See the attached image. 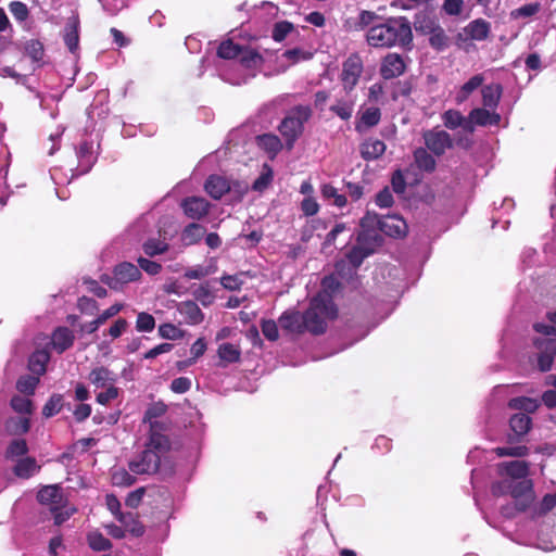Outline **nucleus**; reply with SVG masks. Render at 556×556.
<instances>
[{"label": "nucleus", "mask_w": 556, "mask_h": 556, "mask_svg": "<svg viewBox=\"0 0 556 556\" xmlns=\"http://www.w3.org/2000/svg\"><path fill=\"white\" fill-rule=\"evenodd\" d=\"M162 425L159 421H150L149 440L146 448L137 459L129 463V470L135 475H155L159 472L162 460L170 450V441L161 432Z\"/></svg>", "instance_id": "obj_1"}, {"label": "nucleus", "mask_w": 556, "mask_h": 556, "mask_svg": "<svg viewBox=\"0 0 556 556\" xmlns=\"http://www.w3.org/2000/svg\"><path fill=\"white\" fill-rule=\"evenodd\" d=\"M366 40L374 48L399 46L410 49L413 43L410 22L405 16L389 17L383 23L372 25L367 30Z\"/></svg>", "instance_id": "obj_2"}, {"label": "nucleus", "mask_w": 556, "mask_h": 556, "mask_svg": "<svg viewBox=\"0 0 556 556\" xmlns=\"http://www.w3.org/2000/svg\"><path fill=\"white\" fill-rule=\"evenodd\" d=\"M305 331L314 336L324 334L327 331V320L338 317V308L331 294L318 293L308 304L303 313Z\"/></svg>", "instance_id": "obj_3"}, {"label": "nucleus", "mask_w": 556, "mask_h": 556, "mask_svg": "<svg viewBox=\"0 0 556 556\" xmlns=\"http://www.w3.org/2000/svg\"><path fill=\"white\" fill-rule=\"evenodd\" d=\"M313 115V110L309 105H295L288 111L286 116L278 125V131L281 135L285 147L291 151L295 142L304 134V125Z\"/></svg>", "instance_id": "obj_4"}, {"label": "nucleus", "mask_w": 556, "mask_h": 556, "mask_svg": "<svg viewBox=\"0 0 556 556\" xmlns=\"http://www.w3.org/2000/svg\"><path fill=\"white\" fill-rule=\"evenodd\" d=\"M491 492L496 497L510 495L521 509H529L536 497L533 481L529 478L516 481L501 479L492 483Z\"/></svg>", "instance_id": "obj_5"}, {"label": "nucleus", "mask_w": 556, "mask_h": 556, "mask_svg": "<svg viewBox=\"0 0 556 556\" xmlns=\"http://www.w3.org/2000/svg\"><path fill=\"white\" fill-rule=\"evenodd\" d=\"M361 230L356 242H369L380 247L383 242L381 230V217L375 212H366L359 222Z\"/></svg>", "instance_id": "obj_6"}, {"label": "nucleus", "mask_w": 556, "mask_h": 556, "mask_svg": "<svg viewBox=\"0 0 556 556\" xmlns=\"http://www.w3.org/2000/svg\"><path fill=\"white\" fill-rule=\"evenodd\" d=\"M37 501L41 505L49 506L50 511L67 506V496L59 484L43 485L37 493Z\"/></svg>", "instance_id": "obj_7"}, {"label": "nucleus", "mask_w": 556, "mask_h": 556, "mask_svg": "<svg viewBox=\"0 0 556 556\" xmlns=\"http://www.w3.org/2000/svg\"><path fill=\"white\" fill-rule=\"evenodd\" d=\"M422 138L426 148L437 156L443 155L446 150L452 149L454 144L451 135L445 130H425Z\"/></svg>", "instance_id": "obj_8"}, {"label": "nucleus", "mask_w": 556, "mask_h": 556, "mask_svg": "<svg viewBox=\"0 0 556 556\" xmlns=\"http://www.w3.org/2000/svg\"><path fill=\"white\" fill-rule=\"evenodd\" d=\"M501 118V115L494 110L484 106L472 109L467 117L466 131L473 132L476 126H496Z\"/></svg>", "instance_id": "obj_9"}, {"label": "nucleus", "mask_w": 556, "mask_h": 556, "mask_svg": "<svg viewBox=\"0 0 556 556\" xmlns=\"http://www.w3.org/2000/svg\"><path fill=\"white\" fill-rule=\"evenodd\" d=\"M363 72L362 61L357 55L350 56L344 63L341 73L343 88L350 92L357 85Z\"/></svg>", "instance_id": "obj_10"}, {"label": "nucleus", "mask_w": 556, "mask_h": 556, "mask_svg": "<svg viewBox=\"0 0 556 556\" xmlns=\"http://www.w3.org/2000/svg\"><path fill=\"white\" fill-rule=\"evenodd\" d=\"M406 71V63L399 53H388L381 61L380 76L386 79L397 78Z\"/></svg>", "instance_id": "obj_11"}, {"label": "nucleus", "mask_w": 556, "mask_h": 556, "mask_svg": "<svg viewBox=\"0 0 556 556\" xmlns=\"http://www.w3.org/2000/svg\"><path fill=\"white\" fill-rule=\"evenodd\" d=\"M180 205L185 215L194 220L204 218L211 208V203L202 197H188Z\"/></svg>", "instance_id": "obj_12"}, {"label": "nucleus", "mask_w": 556, "mask_h": 556, "mask_svg": "<svg viewBox=\"0 0 556 556\" xmlns=\"http://www.w3.org/2000/svg\"><path fill=\"white\" fill-rule=\"evenodd\" d=\"M502 479L522 480L529 476V464L525 460L503 462L497 465Z\"/></svg>", "instance_id": "obj_13"}, {"label": "nucleus", "mask_w": 556, "mask_h": 556, "mask_svg": "<svg viewBox=\"0 0 556 556\" xmlns=\"http://www.w3.org/2000/svg\"><path fill=\"white\" fill-rule=\"evenodd\" d=\"M513 434L507 438L508 443L519 442L532 428V419L525 413H516L509 419Z\"/></svg>", "instance_id": "obj_14"}, {"label": "nucleus", "mask_w": 556, "mask_h": 556, "mask_svg": "<svg viewBox=\"0 0 556 556\" xmlns=\"http://www.w3.org/2000/svg\"><path fill=\"white\" fill-rule=\"evenodd\" d=\"M381 232L391 238H404L407 235L408 227L404 218L399 215L381 216Z\"/></svg>", "instance_id": "obj_15"}, {"label": "nucleus", "mask_w": 556, "mask_h": 556, "mask_svg": "<svg viewBox=\"0 0 556 556\" xmlns=\"http://www.w3.org/2000/svg\"><path fill=\"white\" fill-rule=\"evenodd\" d=\"M278 321L282 330L290 333L302 334L306 332L303 313L296 309L283 312Z\"/></svg>", "instance_id": "obj_16"}, {"label": "nucleus", "mask_w": 556, "mask_h": 556, "mask_svg": "<svg viewBox=\"0 0 556 556\" xmlns=\"http://www.w3.org/2000/svg\"><path fill=\"white\" fill-rule=\"evenodd\" d=\"M113 274L116 277L118 288H122L130 282L140 280L142 277L140 268L130 262H122L114 266Z\"/></svg>", "instance_id": "obj_17"}, {"label": "nucleus", "mask_w": 556, "mask_h": 556, "mask_svg": "<svg viewBox=\"0 0 556 556\" xmlns=\"http://www.w3.org/2000/svg\"><path fill=\"white\" fill-rule=\"evenodd\" d=\"M425 33L430 35L429 43L437 51H443L448 47V37L444 29L434 21L428 20L425 26H421Z\"/></svg>", "instance_id": "obj_18"}, {"label": "nucleus", "mask_w": 556, "mask_h": 556, "mask_svg": "<svg viewBox=\"0 0 556 556\" xmlns=\"http://www.w3.org/2000/svg\"><path fill=\"white\" fill-rule=\"evenodd\" d=\"M466 39L483 41L491 34V24L484 18H476L468 23L463 29Z\"/></svg>", "instance_id": "obj_19"}, {"label": "nucleus", "mask_w": 556, "mask_h": 556, "mask_svg": "<svg viewBox=\"0 0 556 556\" xmlns=\"http://www.w3.org/2000/svg\"><path fill=\"white\" fill-rule=\"evenodd\" d=\"M75 341L74 332L67 327H58L51 336V345L59 354L64 353L73 346Z\"/></svg>", "instance_id": "obj_20"}, {"label": "nucleus", "mask_w": 556, "mask_h": 556, "mask_svg": "<svg viewBox=\"0 0 556 556\" xmlns=\"http://www.w3.org/2000/svg\"><path fill=\"white\" fill-rule=\"evenodd\" d=\"M204 189L213 199L219 200L230 191V184L225 177L211 175L205 181Z\"/></svg>", "instance_id": "obj_21"}, {"label": "nucleus", "mask_w": 556, "mask_h": 556, "mask_svg": "<svg viewBox=\"0 0 556 556\" xmlns=\"http://www.w3.org/2000/svg\"><path fill=\"white\" fill-rule=\"evenodd\" d=\"M88 379L96 388H108L116 382V375L105 366L91 369Z\"/></svg>", "instance_id": "obj_22"}, {"label": "nucleus", "mask_w": 556, "mask_h": 556, "mask_svg": "<svg viewBox=\"0 0 556 556\" xmlns=\"http://www.w3.org/2000/svg\"><path fill=\"white\" fill-rule=\"evenodd\" d=\"M378 245L369 242H357L348 253V260L352 264L354 269H357L364 260L371 255Z\"/></svg>", "instance_id": "obj_23"}, {"label": "nucleus", "mask_w": 556, "mask_h": 556, "mask_svg": "<svg viewBox=\"0 0 556 556\" xmlns=\"http://www.w3.org/2000/svg\"><path fill=\"white\" fill-rule=\"evenodd\" d=\"M386 143L380 139H366L359 147L361 156L365 161L379 159L386 152Z\"/></svg>", "instance_id": "obj_24"}, {"label": "nucleus", "mask_w": 556, "mask_h": 556, "mask_svg": "<svg viewBox=\"0 0 556 556\" xmlns=\"http://www.w3.org/2000/svg\"><path fill=\"white\" fill-rule=\"evenodd\" d=\"M40 469L41 467L37 464L35 457L25 456L16 460L12 471L17 478L29 479Z\"/></svg>", "instance_id": "obj_25"}, {"label": "nucleus", "mask_w": 556, "mask_h": 556, "mask_svg": "<svg viewBox=\"0 0 556 556\" xmlns=\"http://www.w3.org/2000/svg\"><path fill=\"white\" fill-rule=\"evenodd\" d=\"M502 93L503 87L501 84H490L483 86L481 89L483 106L495 111L498 106Z\"/></svg>", "instance_id": "obj_26"}, {"label": "nucleus", "mask_w": 556, "mask_h": 556, "mask_svg": "<svg viewBox=\"0 0 556 556\" xmlns=\"http://www.w3.org/2000/svg\"><path fill=\"white\" fill-rule=\"evenodd\" d=\"M381 121V111L379 108H367L362 112L359 121L355 124V130L363 132L365 129L377 126Z\"/></svg>", "instance_id": "obj_27"}, {"label": "nucleus", "mask_w": 556, "mask_h": 556, "mask_svg": "<svg viewBox=\"0 0 556 556\" xmlns=\"http://www.w3.org/2000/svg\"><path fill=\"white\" fill-rule=\"evenodd\" d=\"M238 59L240 64L247 70L260 68L264 63L263 55L249 46L242 47Z\"/></svg>", "instance_id": "obj_28"}, {"label": "nucleus", "mask_w": 556, "mask_h": 556, "mask_svg": "<svg viewBox=\"0 0 556 556\" xmlns=\"http://www.w3.org/2000/svg\"><path fill=\"white\" fill-rule=\"evenodd\" d=\"M220 359L219 366L226 367L228 364L238 363L241 359V350L239 346L226 342L222 343L217 350Z\"/></svg>", "instance_id": "obj_29"}, {"label": "nucleus", "mask_w": 556, "mask_h": 556, "mask_svg": "<svg viewBox=\"0 0 556 556\" xmlns=\"http://www.w3.org/2000/svg\"><path fill=\"white\" fill-rule=\"evenodd\" d=\"M78 27L79 20L77 16L71 18L65 26L64 43L72 53H75L79 47Z\"/></svg>", "instance_id": "obj_30"}, {"label": "nucleus", "mask_w": 556, "mask_h": 556, "mask_svg": "<svg viewBox=\"0 0 556 556\" xmlns=\"http://www.w3.org/2000/svg\"><path fill=\"white\" fill-rule=\"evenodd\" d=\"M49 361L50 354L46 350H37L28 358V369L37 376H42Z\"/></svg>", "instance_id": "obj_31"}, {"label": "nucleus", "mask_w": 556, "mask_h": 556, "mask_svg": "<svg viewBox=\"0 0 556 556\" xmlns=\"http://www.w3.org/2000/svg\"><path fill=\"white\" fill-rule=\"evenodd\" d=\"M179 313L184 315L190 325H199L204 319V314L193 301H185L179 305Z\"/></svg>", "instance_id": "obj_32"}, {"label": "nucleus", "mask_w": 556, "mask_h": 556, "mask_svg": "<svg viewBox=\"0 0 556 556\" xmlns=\"http://www.w3.org/2000/svg\"><path fill=\"white\" fill-rule=\"evenodd\" d=\"M256 139L258 146L267 153L271 154V157L276 156L285 146L281 139L274 134H263L257 136Z\"/></svg>", "instance_id": "obj_33"}, {"label": "nucleus", "mask_w": 556, "mask_h": 556, "mask_svg": "<svg viewBox=\"0 0 556 556\" xmlns=\"http://www.w3.org/2000/svg\"><path fill=\"white\" fill-rule=\"evenodd\" d=\"M206 229L198 223L187 225L181 232V241L185 245L199 243L204 237Z\"/></svg>", "instance_id": "obj_34"}, {"label": "nucleus", "mask_w": 556, "mask_h": 556, "mask_svg": "<svg viewBox=\"0 0 556 556\" xmlns=\"http://www.w3.org/2000/svg\"><path fill=\"white\" fill-rule=\"evenodd\" d=\"M4 428L11 435H23L30 429V419L27 416L10 417L5 420Z\"/></svg>", "instance_id": "obj_35"}, {"label": "nucleus", "mask_w": 556, "mask_h": 556, "mask_svg": "<svg viewBox=\"0 0 556 556\" xmlns=\"http://www.w3.org/2000/svg\"><path fill=\"white\" fill-rule=\"evenodd\" d=\"M483 81L484 77L481 74H477L470 77L469 80L466 81L457 92L455 97L456 102L458 104L465 102L475 90L482 86Z\"/></svg>", "instance_id": "obj_36"}, {"label": "nucleus", "mask_w": 556, "mask_h": 556, "mask_svg": "<svg viewBox=\"0 0 556 556\" xmlns=\"http://www.w3.org/2000/svg\"><path fill=\"white\" fill-rule=\"evenodd\" d=\"M414 160L416 166L426 173H432L435 170L437 162L427 149L418 148L414 151Z\"/></svg>", "instance_id": "obj_37"}, {"label": "nucleus", "mask_w": 556, "mask_h": 556, "mask_svg": "<svg viewBox=\"0 0 556 556\" xmlns=\"http://www.w3.org/2000/svg\"><path fill=\"white\" fill-rule=\"evenodd\" d=\"M507 405L510 409L520 410V413L525 412L527 415L535 413L540 406L535 399L528 396L513 397L508 401Z\"/></svg>", "instance_id": "obj_38"}, {"label": "nucleus", "mask_w": 556, "mask_h": 556, "mask_svg": "<svg viewBox=\"0 0 556 556\" xmlns=\"http://www.w3.org/2000/svg\"><path fill=\"white\" fill-rule=\"evenodd\" d=\"M121 523L134 536H142L144 534L146 528L139 521L138 517L132 513H125L119 516Z\"/></svg>", "instance_id": "obj_39"}, {"label": "nucleus", "mask_w": 556, "mask_h": 556, "mask_svg": "<svg viewBox=\"0 0 556 556\" xmlns=\"http://www.w3.org/2000/svg\"><path fill=\"white\" fill-rule=\"evenodd\" d=\"M443 124L448 129H456L463 127L466 130L467 117L463 116L457 110H447L442 115Z\"/></svg>", "instance_id": "obj_40"}, {"label": "nucleus", "mask_w": 556, "mask_h": 556, "mask_svg": "<svg viewBox=\"0 0 556 556\" xmlns=\"http://www.w3.org/2000/svg\"><path fill=\"white\" fill-rule=\"evenodd\" d=\"M87 542L89 547L96 552L110 551L113 546L111 541L99 531L88 533Z\"/></svg>", "instance_id": "obj_41"}, {"label": "nucleus", "mask_w": 556, "mask_h": 556, "mask_svg": "<svg viewBox=\"0 0 556 556\" xmlns=\"http://www.w3.org/2000/svg\"><path fill=\"white\" fill-rule=\"evenodd\" d=\"M242 47L243 46L235 43L231 39H227L220 42L218 46L217 55L224 60H232L239 58L240 52L242 51Z\"/></svg>", "instance_id": "obj_42"}, {"label": "nucleus", "mask_w": 556, "mask_h": 556, "mask_svg": "<svg viewBox=\"0 0 556 556\" xmlns=\"http://www.w3.org/2000/svg\"><path fill=\"white\" fill-rule=\"evenodd\" d=\"M168 243L164 240L151 238L142 244V250L146 255L153 257L160 254H164L168 251Z\"/></svg>", "instance_id": "obj_43"}, {"label": "nucleus", "mask_w": 556, "mask_h": 556, "mask_svg": "<svg viewBox=\"0 0 556 556\" xmlns=\"http://www.w3.org/2000/svg\"><path fill=\"white\" fill-rule=\"evenodd\" d=\"M28 453V445L25 439H15L11 441L5 450L7 459L23 457Z\"/></svg>", "instance_id": "obj_44"}, {"label": "nucleus", "mask_w": 556, "mask_h": 556, "mask_svg": "<svg viewBox=\"0 0 556 556\" xmlns=\"http://www.w3.org/2000/svg\"><path fill=\"white\" fill-rule=\"evenodd\" d=\"M63 405H64V397H63V395L59 394V393H54V394H52L49 397L47 403L43 405V407H42V415L46 418L53 417L54 415L60 413V410L62 409Z\"/></svg>", "instance_id": "obj_45"}, {"label": "nucleus", "mask_w": 556, "mask_h": 556, "mask_svg": "<svg viewBox=\"0 0 556 556\" xmlns=\"http://www.w3.org/2000/svg\"><path fill=\"white\" fill-rule=\"evenodd\" d=\"M532 344L540 354L556 356V338H533Z\"/></svg>", "instance_id": "obj_46"}, {"label": "nucleus", "mask_w": 556, "mask_h": 556, "mask_svg": "<svg viewBox=\"0 0 556 556\" xmlns=\"http://www.w3.org/2000/svg\"><path fill=\"white\" fill-rule=\"evenodd\" d=\"M39 383V377L37 376H22L16 381V389L18 392L33 395L35 393L36 387Z\"/></svg>", "instance_id": "obj_47"}, {"label": "nucleus", "mask_w": 556, "mask_h": 556, "mask_svg": "<svg viewBox=\"0 0 556 556\" xmlns=\"http://www.w3.org/2000/svg\"><path fill=\"white\" fill-rule=\"evenodd\" d=\"M10 405L14 412L24 416H29L33 414V402L27 397L14 395L10 401Z\"/></svg>", "instance_id": "obj_48"}, {"label": "nucleus", "mask_w": 556, "mask_h": 556, "mask_svg": "<svg viewBox=\"0 0 556 556\" xmlns=\"http://www.w3.org/2000/svg\"><path fill=\"white\" fill-rule=\"evenodd\" d=\"M353 110V101L339 100L336 104L330 106V111L343 121H348L352 117Z\"/></svg>", "instance_id": "obj_49"}, {"label": "nucleus", "mask_w": 556, "mask_h": 556, "mask_svg": "<svg viewBox=\"0 0 556 556\" xmlns=\"http://www.w3.org/2000/svg\"><path fill=\"white\" fill-rule=\"evenodd\" d=\"M494 453L498 457H525L529 454V448L526 445L503 446L494 448Z\"/></svg>", "instance_id": "obj_50"}, {"label": "nucleus", "mask_w": 556, "mask_h": 556, "mask_svg": "<svg viewBox=\"0 0 556 556\" xmlns=\"http://www.w3.org/2000/svg\"><path fill=\"white\" fill-rule=\"evenodd\" d=\"M271 180H273V170H271L270 166L265 164L263 167V172L254 180V182L252 185V189L254 191L262 192L270 185Z\"/></svg>", "instance_id": "obj_51"}, {"label": "nucleus", "mask_w": 556, "mask_h": 556, "mask_svg": "<svg viewBox=\"0 0 556 556\" xmlns=\"http://www.w3.org/2000/svg\"><path fill=\"white\" fill-rule=\"evenodd\" d=\"M541 10L539 2L527 3L518 9L510 12V18L518 20L521 17H530L535 15Z\"/></svg>", "instance_id": "obj_52"}, {"label": "nucleus", "mask_w": 556, "mask_h": 556, "mask_svg": "<svg viewBox=\"0 0 556 556\" xmlns=\"http://www.w3.org/2000/svg\"><path fill=\"white\" fill-rule=\"evenodd\" d=\"M25 53L33 60V61H41L45 54L43 45L41 41L37 39L28 40L25 43Z\"/></svg>", "instance_id": "obj_53"}, {"label": "nucleus", "mask_w": 556, "mask_h": 556, "mask_svg": "<svg viewBox=\"0 0 556 556\" xmlns=\"http://www.w3.org/2000/svg\"><path fill=\"white\" fill-rule=\"evenodd\" d=\"M294 26L288 21L277 22L274 25L271 37L276 42H281L293 30Z\"/></svg>", "instance_id": "obj_54"}, {"label": "nucleus", "mask_w": 556, "mask_h": 556, "mask_svg": "<svg viewBox=\"0 0 556 556\" xmlns=\"http://www.w3.org/2000/svg\"><path fill=\"white\" fill-rule=\"evenodd\" d=\"M9 10L18 23H23L29 17V9L22 1H11L9 3Z\"/></svg>", "instance_id": "obj_55"}, {"label": "nucleus", "mask_w": 556, "mask_h": 556, "mask_svg": "<svg viewBox=\"0 0 556 556\" xmlns=\"http://www.w3.org/2000/svg\"><path fill=\"white\" fill-rule=\"evenodd\" d=\"M155 327L154 317L146 312H141L137 316L136 329L140 332H150Z\"/></svg>", "instance_id": "obj_56"}, {"label": "nucleus", "mask_w": 556, "mask_h": 556, "mask_svg": "<svg viewBox=\"0 0 556 556\" xmlns=\"http://www.w3.org/2000/svg\"><path fill=\"white\" fill-rule=\"evenodd\" d=\"M51 513L53 515L54 525L61 526L77 513V508L74 505H70L67 503L66 507L59 508L58 510Z\"/></svg>", "instance_id": "obj_57"}, {"label": "nucleus", "mask_w": 556, "mask_h": 556, "mask_svg": "<svg viewBox=\"0 0 556 556\" xmlns=\"http://www.w3.org/2000/svg\"><path fill=\"white\" fill-rule=\"evenodd\" d=\"M159 334L163 339L177 340L182 337V331L173 324H162L159 326Z\"/></svg>", "instance_id": "obj_58"}, {"label": "nucleus", "mask_w": 556, "mask_h": 556, "mask_svg": "<svg viewBox=\"0 0 556 556\" xmlns=\"http://www.w3.org/2000/svg\"><path fill=\"white\" fill-rule=\"evenodd\" d=\"M413 91V83L409 79L399 80L394 85L392 99L397 100L399 97L407 98Z\"/></svg>", "instance_id": "obj_59"}, {"label": "nucleus", "mask_w": 556, "mask_h": 556, "mask_svg": "<svg viewBox=\"0 0 556 556\" xmlns=\"http://www.w3.org/2000/svg\"><path fill=\"white\" fill-rule=\"evenodd\" d=\"M376 20H378V15L375 12L363 10L361 11L355 23V29L363 30L366 27L370 26Z\"/></svg>", "instance_id": "obj_60"}, {"label": "nucleus", "mask_w": 556, "mask_h": 556, "mask_svg": "<svg viewBox=\"0 0 556 556\" xmlns=\"http://www.w3.org/2000/svg\"><path fill=\"white\" fill-rule=\"evenodd\" d=\"M264 337L269 341H276L279 338L277 324L273 319H264L261 324Z\"/></svg>", "instance_id": "obj_61"}, {"label": "nucleus", "mask_w": 556, "mask_h": 556, "mask_svg": "<svg viewBox=\"0 0 556 556\" xmlns=\"http://www.w3.org/2000/svg\"><path fill=\"white\" fill-rule=\"evenodd\" d=\"M140 269L144 270L149 275H157L162 270V265L157 262L148 260L146 257H139L137 260Z\"/></svg>", "instance_id": "obj_62"}, {"label": "nucleus", "mask_w": 556, "mask_h": 556, "mask_svg": "<svg viewBox=\"0 0 556 556\" xmlns=\"http://www.w3.org/2000/svg\"><path fill=\"white\" fill-rule=\"evenodd\" d=\"M300 206L302 213L307 217L316 215L319 211V204L314 197H305Z\"/></svg>", "instance_id": "obj_63"}, {"label": "nucleus", "mask_w": 556, "mask_h": 556, "mask_svg": "<svg viewBox=\"0 0 556 556\" xmlns=\"http://www.w3.org/2000/svg\"><path fill=\"white\" fill-rule=\"evenodd\" d=\"M118 394L119 389L113 384L105 388V391L98 393L96 400L99 404L106 405L111 401L115 400L118 396Z\"/></svg>", "instance_id": "obj_64"}]
</instances>
